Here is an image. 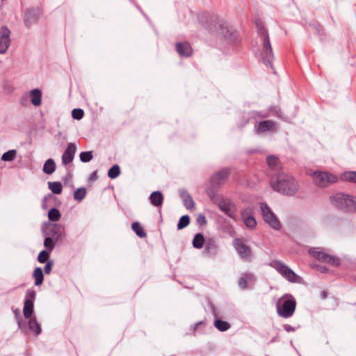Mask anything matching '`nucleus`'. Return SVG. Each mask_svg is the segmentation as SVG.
<instances>
[{
	"label": "nucleus",
	"mask_w": 356,
	"mask_h": 356,
	"mask_svg": "<svg viewBox=\"0 0 356 356\" xmlns=\"http://www.w3.org/2000/svg\"><path fill=\"white\" fill-rule=\"evenodd\" d=\"M229 173V169H222L211 178V185L215 188L220 187L226 181Z\"/></svg>",
	"instance_id": "11"
},
{
	"label": "nucleus",
	"mask_w": 356,
	"mask_h": 356,
	"mask_svg": "<svg viewBox=\"0 0 356 356\" xmlns=\"http://www.w3.org/2000/svg\"><path fill=\"white\" fill-rule=\"evenodd\" d=\"M277 124L273 120H264L255 125V131L257 134H261L266 131L276 132Z\"/></svg>",
	"instance_id": "12"
},
{
	"label": "nucleus",
	"mask_w": 356,
	"mask_h": 356,
	"mask_svg": "<svg viewBox=\"0 0 356 356\" xmlns=\"http://www.w3.org/2000/svg\"><path fill=\"white\" fill-rule=\"evenodd\" d=\"M86 195V190L85 188H78L74 193V197L76 200H82Z\"/></svg>",
	"instance_id": "39"
},
{
	"label": "nucleus",
	"mask_w": 356,
	"mask_h": 356,
	"mask_svg": "<svg viewBox=\"0 0 356 356\" xmlns=\"http://www.w3.org/2000/svg\"><path fill=\"white\" fill-rule=\"evenodd\" d=\"M48 218L51 221H58L60 218V213L58 209L53 208L49 211Z\"/></svg>",
	"instance_id": "35"
},
{
	"label": "nucleus",
	"mask_w": 356,
	"mask_h": 356,
	"mask_svg": "<svg viewBox=\"0 0 356 356\" xmlns=\"http://www.w3.org/2000/svg\"><path fill=\"white\" fill-rule=\"evenodd\" d=\"M120 174V168L118 165H113L108 172V176L111 179H115Z\"/></svg>",
	"instance_id": "34"
},
{
	"label": "nucleus",
	"mask_w": 356,
	"mask_h": 356,
	"mask_svg": "<svg viewBox=\"0 0 356 356\" xmlns=\"http://www.w3.org/2000/svg\"><path fill=\"white\" fill-rule=\"evenodd\" d=\"M214 326L220 332L227 331L231 327L228 322L222 321L220 319L215 320Z\"/></svg>",
	"instance_id": "29"
},
{
	"label": "nucleus",
	"mask_w": 356,
	"mask_h": 356,
	"mask_svg": "<svg viewBox=\"0 0 356 356\" xmlns=\"http://www.w3.org/2000/svg\"><path fill=\"white\" fill-rule=\"evenodd\" d=\"M131 228L134 232L140 238L146 236V233L144 231L143 227L138 222H134L132 223Z\"/></svg>",
	"instance_id": "32"
},
{
	"label": "nucleus",
	"mask_w": 356,
	"mask_h": 356,
	"mask_svg": "<svg viewBox=\"0 0 356 356\" xmlns=\"http://www.w3.org/2000/svg\"><path fill=\"white\" fill-rule=\"evenodd\" d=\"M217 244L213 239L207 241L204 248V252L209 257L214 256L217 253Z\"/></svg>",
	"instance_id": "20"
},
{
	"label": "nucleus",
	"mask_w": 356,
	"mask_h": 356,
	"mask_svg": "<svg viewBox=\"0 0 356 356\" xmlns=\"http://www.w3.org/2000/svg\"><path fill=\"white\" fill-rule=\"evenodd\" d=\"M266 163L268 168L273 171L277 172L282 168L281 163L275 156H268L266 157Z\"/></svg>",
	"instance_id": "19"
},
{
	"label": "nucleus",
	"mask_w": 356,
	"mask_h": 356,
	"mask_svg": "<svg viewBox=\"0 0 356 356\" xmlns=\"http://www.w3.org/2000/svg\"><path fill=\"white\" fill-rule=\"evenodd\" d=\"M199 324H201V322H199V323H197L196 326L198 325Z\"/></svg>",
	"instance_id": "51"
},
{
	"label": "nucleus",
	"mask_w": 356,
	"mask_h": 356,
	"mask_svg": "<svg viewBox=\"0 0 356 356\" xmlns=\"http://www.w3.org/2000/svg\"><path fill=\"white\" fill-rule=\"evenodd\" d=\"M76 151V145L70 143L62 156V163L63 165H67L72 162Z\"/></svg>",
	"instance_id": "17"
},
{
	"label": "nucleus",
	"mask_w": 356,
	"mask_h": 356,
	"mask_svg": "<svg viewBox=\"0 0 356 356\" xmlns=\"http://www.w3.org/2000/svg\"><path fill=\"white\" fill-rule=\"evenodd\" d=\"M309 254L318 261L329 264L332 266H337L340 264V259L338 257L325 253L320 248L310 249Z\"/></svg>",
	"instance_id": "7"
},
{
	"label": "nucleus",
	"mask_w": 356,
	"mask_h": 356,
	"mask_svg": "<svg viewBox=\"0 0 356 356\" xmlns=\"http://www.w3.org/2000/svg\"><path fill=\"white\" fill-rule=\"evenodd\" d=\"M190 222V218L188 216H183L180 218L178 225H177V229H182L184 227H187Z\"/></svg>",
	"instance_id": "37"
},
{
	"label": "nucleus",
	"mask_w": 356,
	"mask_h": 356,
	"mask_svg": "<svg viewBox=\"0 0 356 356\" xmlns=\"http://www.w3.org/2000/svg\"><path fill=\"white\" fill-rule=\"evenodd\" d=\"M181 197L184 201V206L187 209H191L194 207V201L188 193H182L181 194Z\"/></svg>",
	"instance_id": "25"
},
{
	"label": "nucleus",
	"mask_w": 356,
	"mask_h": 356,
	"mask_svg": "<svg viewBox=\"0 0 356 356\" xmlns=\"http://www.w3.org/2000/svg\"><path fill=\"white\" fill-rule=\"evenodd\" d=\"M233 245L241 259L245 261H251L252 251L250 246L245 244L240 238L234 239Z\"/></svg>",
	"instance_id": "9"
},
{
	"label": "nucleus",
	"mask_w": 356,
	"mask_h": 356,
	"mask_svg": "<svg viewBox=\"0 0 356 356\" xmlns=\"http://www.w3.org/2000/svg\"><path fill=\"white\" fill-rule=\"evenodd\" d=\"M270 185L275 191L286 195H295L299 188L295 179L284 172H280L275 177H272Z\"/></svg>",
	"instance_id": "1"
},
{
	"label": "nucleus",
	"mask_w": 356,
	"mask_h": 356,
	"mask_svg": "<svg viewBox=\"0 0 356 356\" xmlns=\"http://www.w3.org/2000/svg\"><path fill=\"white\" fill-rule=\"evenodd\" d=\"M10 31L6 26H2L0 29V54L7 51L10 44Z\"/></svg>",
	"instance_id": "10"
},
{
	"label": "nucleus",
	"mask_w": 356,
	"mask_h": 356,
	"mask_svg": "<svg viewBox=\"0 0 356 356\" xmlns=\"http://www.w3.org/2000/svg\"><path fill=\"white\" fill-rule=\"evenodd\" d=\"M92 178H94L95 179L96 178V172H93L92 175Z\"/></svg>",
	"instance_id": "50"
},
{
	"label": "nucleus",
	"mask_w": 356,
	"mask_h": 356,
	"mask_svg": "<svg viewBox=\"0 0 356 356\" xmlns=\"http://www.w3.org/2000/svg\"><path fill=\"white\" fill-rule=\"evenodd\" d=\"M275 269L284 278L292 283H301L302 279L293 272L288 266L279 260H273L269 264Z\"/></svg>",
	"instance_id": "5"
},
{
	"label": "nucleus",
	"mask_w": 356,
	"mask_h": 356,
	"mask_svg": "<svg viewBox=\"0 0 356 356\" xmlns=\"http://www.w3.org/2000/svg\"><path fill=\"white\" fill-rule=\"evenodd\" d=\"M197 223L201 225L207 224L206 218L204 215H202V214L198 216V217L197 218Z\"/></svg>",
	"instance_id": "45"
},
{
	"label": "nucleus",
	"mask_w": 356,
	"mask_h": 356,
	"mask_svg": "<svg viewBox=\"0 0 356 356\" xmlns=\"http://www.w3.org/2000/svg\"><path fill=\"white\" fill-rule=\"evenodd\" d=\"M84 115V112L81 108H74L72 111V116L74 119L81 120Z\"/></svg>",
	"instance_id": "42"
},
{
	"label": "nucleus",
	"mask_w": 356,
	"mask_h": 356,
	"mask_svg": "<svg viewBox=\"0 0 356 356\" xmlns=\"http://www.w3.org/2000/svg\"><path fill=\"white\" fill-rule=\"evenodd\" d=\"M53 261H49L47 262L45 266H44V273L46 274H49L51 271V269H52V266H53Z\"/></svg>",
	"instance_id": "44"
},
{
	"label": "nucleus",
	"mask_w": 356,
	"mask_h": 356,
	"mask_svg": "<svg viewBox=\"0 0 356 356\" xmlns=\"http://www.w3.org/2000/svg\"><path fill=\"white\" fill-rule=\"evenodd\" d=\"M30 97L31 103L38 106L41 104L42 93L39 89H33L30 91Z\"/></svg>",
	"instance_id": "22"
},
{
	"label": "nucleus",
	"mask_w": 356,
	"mask_h": 356,
	"mask_svg": "<svg viewBox=\"0 0 356 356\" xmlns=\"http://www.w3.org/2000/svg\"><path fill=\"white\" fill-rule=\"evenodd\" d=\"M321 296L322 298H323V299L326 298L327 296V292L325 291H322L321 293Z\"/></svg>",
	"instance_id": "48"
},
{
	"label": "nucleus",
	"mask_w": 356,
	"mask_h": 356,
	"mask_svg": "<svg viewBox=\"0 0 356 356\" xmlns=\"http://www.w3.org/2000/svg\"><path fill=\"white\" fill-rule=\"evenodd\" d=\"M44 245L49 250L48 252H50L55 245L54 242L53 241V238L51 236L46 237L44 241Z\"/></svg>",
	"instance_id": "40"
},
{
	"label": "nucleus",
	"mask_w": 356,
	"mask_h": 356,
	"mask_svg": "<svg viewBox=\"0 0 356 356\" xmlns=\"http://www.w3.org/2000/svg\"><path fill=\"white\" fill-rule=\"evenodd\" d=\"M35 279V284L39 286L42 284L44 280V275L41 268L38 267L34 270L33 275Z\"/></svg>",
	"instance_id": "27"
},
{
	"label": "nucleus",
	"mask_w": 356,
	"mask_h": 356,
	"mask_svg": "<svg viewBox=\"0 0 356 356\" xmlns=\"http://www.w3.org/2000/svg\"><path fill=\"white\" fill-rule=\"evenodd\" d=\"M49 257V252H48L47 250H42L38 254V261L40 263H44L48 260Z\"/></svg>",
	"instance_id": "41"
},
{
	"label": "nucleus",
	"mask_w": 356,
	"mask_h": 356,
	"mask_svg": "<svg viewBox=\"0 0 356 356\" xmlns=\"http://www.w3.org/2000/svg\"><path fill=\"white\" fill-rule=\"evenodd\" d=\"M255 277L251 273H243L238 280V285L241 289H246L255 282Z\"/></svg>",
	"instance_id": "16"
},
{
	"label": "nucleus",
	"mask_w": 356,
	"mask_h": 356,
	"mask_svg": "<svg viewBox=\"0 0 356 356\" xmlns=\"http://www.w3.org/2000/svg\"><path fill=\"white\" fill-rule=\"evenodd\" d=\"M149 200L154 207H161L163 202V196L160 191H154L149 196Z\"/></svg>",
	"instance_id": "21"
},
{
	"label": "nucleus",
	"mask_w": 356,
	"mask_h": 356,
	"mask_svg": "<svg viewBox=\"0 0 356 356\" xmlns=\"http://www.w3.org/2000/svg\"><path fill=\"white\" fill-rule=\"evenodd\" d=\"M312 177L314 183L321 187L327 186L337 181L334 175L327 172L316 171L313 173Z\"/></svg>",
	"instance_id": "8"
},
{
	"label": "nucleus",
	"mask_w": 356,
	"mask_h": 356,
	"mask_svg": "<svg viewBox=\"0 0 356 356\" xmlns=\"http://www.w3.org/2000/svg\"><path fill=\"white\" fill-rule=\"evenodd\" d=\"M176 50L179 55L182 57H190L193 54V49L187 42H177L176 44Z\"/></svg>",
	"instance_id": "18"
},
{
	"label": "nucleus",
	"mask_w": 356,
	"mask_h": 356,
	"mask_svg": "<svg viewBox=\"0 0 356 356\" xmlns=\"http://www.w3.org/2000/svg\"><path fill=\"white\" fill-rule=\"evenodd\" d=\"M29 327L35 335H39L41 333V327L35 318L29 320Z\"/></svg>",
	"instance_id": "28"
},
{
	"label": "nucleus",
	"mask_w": 356,
	"mask_h": 356,
	"mask_svg": "<svg viewBox=\"0 0 356 356\" xmlns=\"http://www.w3.org/2000/svg\"><path fill=\"white\" fill-rule=\"evenodd\" d=\"M49 188L51 191V192L54 194H60L63 190V186L59 181H49L48 183Z\"/></svg>",
	"instance_id": "31"
},
{
	"label": "nucleus",
	"mask_w": 356,
	"mask_h": 356,
	"mask_svg": "<svg viewBox=\"0 0 356 356\" xmlns=\"http://www.w3.org/2000/svg\"><path fill=\"white\" fill-rule=\"evenodd\" d=\"M79 156H80V159L82 162H83V163L89 162L93 158L92 152H91V151L82 152H81Z\"/></svg>",
	"instance_id": "38"
},
{
	"label": "nucleus",
	"mask_w": 356,
	"mask_h": 356,
	"mask_svg": "<svg viewBox=\"0 0 356 356\" xmlns=\"http://www.w3.org/2000/svg\"><path fill=\"white\" fill-rule=\"evenodd\" d=\"M256 26L262 41V50L261 51V57L266 65H269L271 66V61L273 57V54L268 31L264 26L261 22L257 21Z\"/></svg>",
	"instance_id": "2"
},
{
	"label": "nucleus",
	"mask_w": 356,
	"mask_h": 356,
	"mask_svg": "<svg viewBox=\"0 0 356 356\" xmlns=\"http://www.w3.org/2000/svg\"><path fill=\"white\" fill-rule=\"evenodd\" d=\"M241 219L245 226L251 229H253L257 226V221L252 216V209L251 208H246L241 212Z\"/></svg>",
	"instance_id": "14"
},
{
	"label": "nucleus",
	"mask_w": 356,
	"mask_h": 356,
	"mask_svg": "<svg viewBox=\"0 0 356 356\" xmlns=\"http://www.w3.org/2000/svg\"><path fill=\"white\" fill-rule=\"evenodd\" d=\"M33 312V302L31 300H25L23 309V314L26 318H29Z\"/></svg>",
	"instance_id": "24"
},
{
	"label": "nucleus",
	"mask_w": 356,
	"mask_h": 356,
	"mask_svg": "<svg viewBox=\"0 0 356 356\" xmlns=\"http://www.w3.org/2000/svg\"><path fill=\"white\" fill-rule=\"evenodd\" d=\"M204 238L201 233L196 234L193 240V245L194 248L200 249L203 247Z\"/></svg>",
	"instance_id": "30"
},
{
	"label": "nucleus",
	"mask_w": 356,
	"mask_h": 356,
	"mask_svg": "<svg viewBox=\"0 0 356 356\" xmlns=\"http://www.w3.org/2000/svg\"><path fill=\"white\" fill-rule=\"evenodd\" d=\"M259 117L260 118H268V114H261V115H259Z\"/></svg>",
	"instance_id": "49"
},
{
	"label": "nucleus",
	"mask_w": 356,
	"mask_h": 356,
	"mask_svg": "<svg viewBox=\"0 0 356 356\" xmlns=\"http://www.w3.org/2000/svg\"><path fill=\"white\" fill-rule=\"evenodd\" d=\"M16 156L17 151L15 149H11L3 154L1 160L4 161H12L16 158Z\"/></svg>",
	"instance_id": "33"
},
{
	"label": "nucleus",
	"mask_w": 356,
	"mask_h": 356,
	"mask_svg": "<svg viewBox=\"0 0 356 356\" xmlns=\"http://www.w3.org/2000/svg\"><path fill=\"white\" fill-rule=\"evenodd\" d=\"M342 178L345 181L356 183V172H346L342 175Z\"/></svg>",
	"instance_id": "36"
},
{
	"label": "nucleus",
	"mask_w": 356,
	"mask_h": 356,
	"mask_svg": "<svg viewBox=\"0 0 356 356\" xmlns=\"http://www.w3.org/2000/svg\"><path fill=\"white\" fill-rule=\"evenodd\" d=\"M219 209L229 217L234 218L236 213L235 204L230 200H222L218 202Z\"/></svg>",
	"instance_id": "15"
},
{
	"label": "nucleus",
	"mask_w": 356,
	"mask_h": 356,
	"mask_svg": "<svg viewBox=\"0 0 356 356\" xmlns=\"http://www.w3.org/2000/svg\"><path fill=\"white\" fill-rule=\"evenodd\" d=\"M296 307L295 299L291 296L285 295L277 302V312L279 316L287 318L293 316Z\"/></svg>",
	"instance_id": "4"
},
{
	"label": "nucleus",
	"mask_w": 356,
	"mask_h": 356,
	"mask_svg": "<svg viewBox=\"0 0 356 356\" xmlns=\"http://www.w3.org/2000/svg\"><path fill=\"white\" fill-rule=\"evenodd\" d=\"M332 205L346 212L356 211V199L344 193H337L330 196Z\"/></svg>",
	"instance_id": "3"
},
{
	"label": "nucleus",
	"mask_w": 356,
	"mask_h": 356,
	"mask_svg": "<svg viewBox=\"0 0 356 356\" xmlns=\"http://www.w3.org/2000/svg\"><path fill=\"white\" fill-rule=\"evenodd\" d=\"M230 37L227 35H225L226 38H227L229 40H232L236 38V33H230Z\"/></svg>",
	"instance_id": "46"
},
{
	"label": "nucleus",
	"mask_w": 356,
	"mask_h": 356,
	"mask_svg": "<svg viewBox=\"0 0 356 356\" xmlns=\"http://www.w3.org/2000/svg\"><path fill=\"white\" fill-rule=\"evenodd\" d=\"M35 298V291L33 290H28L26 292V300H31V302H33V300Z\"/></svg>",
	"instance_id": "43"
},
{
	"label": "nucleus",
	"mask_w": 356,
	"mask_h": 356,
	"mask_svg": "<svg viewBox=\"0 0 356 356\" xmlns=\"http://www.w3.org/2000/svg\"><path fill=\"white\" fill-rule=\"evenodd\" d=\"M285 330L287 331V332H290V331H293L294 330L293 327H291L290 325H285Z\"/></svg>",
	"instance_id": "47"
},
{
	"label": "nucleus",
	"mask_w": 356,
	"mask_h": 356,
	"mask_svg": "<svg viewBox=\"0 0 356 356\" xmlns=\"http://www.w3.org/2000/svg\"><path fill=\"white\" fill-rule=\"evenodd\" d=\"M56 170V165L53 159H49L46 161L43 166V171L47 175L52 174Z\"/></svg>",
	"instance_id": "26"
},
{
	"label": "nucleus",
	"mask_w": 356,
	"mask_h": 356,
	"mask_svg": "<svg viewBox=\"0 0 356 356\" xmlns=\"http://www.w3.org/2000/svg\"><path fill=\"white\" fill-rule=\"evenodd\" d=\"M64 227L60 225H54L51 230L50 236L56 241H58L63 233Z\"/></svg>",
	"instance_id": "23"
},
{
	"label": "nucleus",
	"mask_w": 356,
	"mask_h": 356,
	"mask_svg": "<svg viewBox=\"0 0 356 356\" xmlns=\"http://www.w3.org/2000/svg\"><path fill=\"white\" fill-rule=\"evenodd\" d=\"M42 12L40 8H32L29 9L24 15V22L26 27H30L33 24H35L40 16L41 15Z\"/></svg>",
	"instance_id": "13"
},
{
	"label": "nucleus",
	"mask_w": 356,
	"mask_h": 356,
	"mask_svg": "<svg viewBox=\"0 0 356 356\" xmlns=\"http://www.w3.org/2000/svg\"><path fill=\"white\" fill-rule=\"evenodd\" d=\"M261 210L265 222L271 228L275 230H280L281 228V223L268 204L266 203H261Z\"/></svg>",
	"instance_id": "6"
}]
</instances>
